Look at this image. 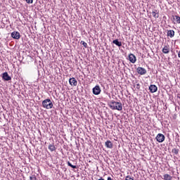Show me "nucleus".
I'll return each instance as SVG.
<instances>
[{
    "instance_id": "obj_14",
    "label": "nucleus",
    "mask_w": 180,
    "mask_h": 180,
    "mask_svg": "<svg viewBox=\"0 0 180 180\" xmlns=\"http://www.w3.org/2000/svg\"><path fill=\"white\" fill-rule=\"evenodd\" d=\"M152 15L153 18H155V19H158V18H160V14L158 13V12H157V10L153 11Z\"/></svg>"
},
{
    "instance_id": "obj_19",
    "label": "nucleus",
    "mask_w": 180,
    "mask_h": 180,
    "mask_svg": "<svg viewBox=\"0 0 180 180\" xmlns=\"http://www.w3.org/2000/svg\"><path fill=\"white\" fill-rule=\"evenodd\" d=\"M172 153H174V154H175L176 155H178L179 153V150L176 148H173L172 150Z\"/></svg>"
},
{
    "instance_id": "obj_2",
    "label": "nucleus",
    "mask_w": 180,
    "mask_h": 180,
    "mask_svg": "<svg viewBox=\"0 0 180 180\" xmlns=\"http://www.w3.org/2000/svg\"><path fill=\"white\" fill-rule=\"evenodd\" d=\"M42 106L45 109H52L53 108V102L50 98L45 99L42 101Z\"/></svg>"
},
{
    "instance_id": "obj_18",
    "label": "nucleus",
    "mask_w": 180,
    "mask_h": 180,
    "mask_svg": "<svg viewBox=\"0 0 180 180\" xmlns=\"http://www.w3.org/2000/svg\"><path fill=\"white\" fill-rule=\"evenodd\" d=\"M174 20H176V23H180V17L179 15H173Z\"/></svg>"
},
{
    "instance_id": "obj_12",
    "label": "nucleus",
    "mask_w": 180,
    "mask_h": 180,
    "mask_svg": "<svg viewBox=\"0 0 180 180\" xmlns=\"http://www.w3.org/2000/svg\"><path fill=\"white\" fill-rule=\"evenodd\" d=\"M113 44L117 46L118 47H122V41H119V39H115L112 41Z\"/></svg>"
},
{
    "instance_id": "obj_11",
    "label": "nucleus",
    "mask_w": 180,
    "mask_h": 180,
    "mask_svg": "<svg viewBox=\"0 0 180 180\" xmlns=\"http://www.w3.org/2000/svg\"><path fill=\"white\" fill-rule=\"evenodd\" d=\"M105 146L107 148H113V143L110 141H105Z\"/></svg>"
},
{
    "instance_id": "obj_15",
    "label": "nucleus",
    "mask_w": 180,
    "mask_h": 180,
    "mask_svg": "<svg viewBox=\"0 0 180 180\" xmlns=\"http://www.w3.org/2000/svg\"><path fill=\"white\" fill-rule=\"evenodd\" d=\"M162 179L164 180H172V176H171V175L166 174L165 175H163V178Z\"/></svg>"
},
{
    "instance_id": "obj_25",
    "label": "nucleus",
    "mask_w": 180,
    "mask_h": 180,
    "mask_svg": "<svg viewBox=\"0 0 180 180\" xmlns=\"http://www.w3.org/2000/svg\"><path fill=\"white\" fill-rule=\"evenodd\" d=\"M136 88V89H140V84H137Z\"/></svg>"
},
{
    "instance_id": "obj_28",
    "label": "nucleus",
    "mask_w": 180,
    "mask_h": 180,
    "mask_svg": "<svg viewBox=\"0 0 180 180\" xmlns=\"http://www.w3.org/2000/svg\"><path fill=\"white\" fill-rule=\"evenodd\" d=\"M98 180H104L103 179H102V178H101V179H99Z\"/></svg>"
},
{
    "instance_id": "obj_1",
    "label": "nucleus",
    "mask_w": 180,
    "mask_h": 180,
    "mask_svg": "<svg viewBox=\"0 0 180 180\" xmlns=\"http://www.w3.org/2000/svg\"><path fill=\"white\" fill-rule=\"evenodd\" d=\"M109 108L112 109V110H123V104L121 102H116L115 101H111L108 103Z\"/></svg>"
},
{
    "instance_id": "obj_27",
    "label": "nucleus",
    "mask_w": 180,
    "mask_h": 180,
    "mask_svg": "<svg viewBox=\"0 0 180 180\" xmlns=\"http://www.w3.org/2000/svg\"><path fill=\"white\" fill-rule=\"evenodd\" d=\"M178 57H179V58H180V51L178 53Z\"/></svg>"
},
{
    "instance_id": "obj_16",
    "label": "nucleus",
    "mask_w": 180,
    "mask_h": 180,
    "mask_svg": "<svg viewBox=\"0 0 180 180\" xmlns=\"http://www.w3.org/2000/svg\"><path fill=\"white\" fill-rule=\"evenodd\" d=\"M162 53H164V54H168V53H169V48H168L167 46H165L162 50Z\"/></svg>"
},
{
    "instance_id": "obj_6",
    "label": "nucleus",
    "mask_w": 180,
    "mask_h": 180,
    "mask_svg": "<svg viewBox=\"0 0 180 180\" xmlns=\"http://www.w3.org/2000/svg\"><path fill=\"white\" fill-rule=\"evenodd\" d=\"M11 37L15 40H19L20 39V33L18 31H14L11 33Z\"/></svg>"
},
{
    "instance_id": "obj_10",
    "label": "nucleus",
    "mask_w": 180,
    "mask_h": 180,
    "mask_svg": "<svg viewBox=\"0 0 180 180\" xmlns=\"http://www.w3.org/2000/svg\"><path fill=\"white\" fill-rule=\"evenodd\" d=\"M69 84L71 85V86H77L78 82L75 77H72L69 79Z\"/></svg>"
},
{
    "instance_id": "obj_3",
    "label": "nucleus",
    "mask_w": 180,
    "mask_h": 180,
    "mask_svg": "<svg viewBox=\"0 0 180 180\" xmlns=\"http://www.w3.org/2000/svg\"><path fill=\"white\" fill-rule=\"evenodd\" d=\"M156 141H158V143H164L165 140V136H164V134H158L156 137Z\"/></svg>"
},
{
    "instance_id": "obj_13",
    "label": "nucleus",
    "mask_w": 180,
    "mask_h": 180,
    "mask_svg": "<svg viewBox=\"0 0 180 180\" xmlns=\"http://www.w3.org/2000/svg\"><path fill=\"white\" fill-rule=\"evenodd\" d=\"M167 36L169 37H171V38L174 37V36H175V31H174V30H168L167 31Z\"/></svg>"
},
{
    "instance_id": "obj_20",
    "label": "nucleus",
    "mask_w": 180,
    "mask_h": 180,
    "mask_svg": "<svg viewBox=\"0 0 180 180\" xmlns=\"http://www.w3.org/2000/svg\"><path fill=\"white\" fill-rule=\"evenodd\" d=\"M68 167H70L71 168H73V169H77V166L73 165L72 164H71V162H70V161L68 162Z\"/></svg>"
},
{
    "instance_id": "obj_17",
    "label": "nucleus",
    "mask_w": 180,
    "mask_h": 180,
    "mask_svg": "<svg viewBox=\"0 0 180 180\" xmlns=\"http://www.w3.org/2000/svg\"><path fill=\"white\" fill-rule=\"evenodd\" d=\"M48 148H49V150H50V151H51V152L56 151V146H54V144H49Z\"/></svg>"
},
{
    "instance_id": "obj_4",
    "label": "nucleus",
    "mask_w": 180,
    "mask_h": 180,
    "mask_svg": "<svg viewBox=\"0 0 180 180\" xmlns=\"http://www.w3.org/2000/svg\"><path fill=\"white\" fill-rule=\"evenodd\" d=\"M136 72L138 74H139V75H146V74H147V70L142 67H139L136 68Z\"/></svg>"
},
{
    "instance_id": "obj_23",
    "label": "nucleus",
    "mask_w": 180,
    "mask_h": 180,
    "mask_svg": "<svg viewBox=\"0 0 180 180\" xmlns=\"http://www.w3.org/2000/svg\"><path fill=\"white\" fill-rule=\"evenodd\" d=\"M125 180H134V179L131 178L130 176H127L125 178Z\"/></svg>"
},
{
    "instance_id": "obj_9",
    "label": "nucleus",
    "mask_w": 180,
    "mask_h": 180,
    "mask_svg": "<svg viewBox=\"0 0 180 180\" xmlns=\"http://www.w3.org/2000/svg\"><path fill=\"white\" fill-rule=\"evenodd\" d=\"M149 91L151 94H154L158 91V87H157L155 84H151L149 86Z\"/></svg>"
},
{
    "instance_id": "obj_22",
    "label": "nucleus",
    "mask_w": 180,
    "mask_h": 180,
    "mask_svg": "<svg viewBox=\"0 0 180 180\" xmlns=\"http://www.w3.org/2000/svg\"><path fill=\"white\" fill-rule=\"evenodd\" d=\"M30 180H37V178L36 177V175H31L30 176Z\"/></svg>"
},
{
    "instance_id": "obj_21",
    "label": "nucleus",
    "mask_w": 180,
    "mask_h": 180,
    "mask_svg": "<svg viewBox=\"0 0 180 180\" xmlns=\"http://www.w3.org/2000/svg\"><path fill=\"white\" fill-rule=\"evenodd\" d=\"M80 44H82V46L85 48L87 49L88 48V44H86V42L84 41H81Z\"/></svg>"
},
{
    "instance_id": "obj_24",
    "label": "nucleus",
    "mask_w": 180,
    "mask_h": 180,
    "mask_svg": "<svg viewBox=\"0 0 180 180\" xmlns=\"http://www.w3.org/2000/svg\"><path fill=\"white\" fill-rule=\"evenodd\" d=\"M27 4H33V0H25Z\"/></svg>"
},
{
    "instance_id": "obj_5",
    "label": "nucleus",
    "mask_w": 180,
    "mask_h": 180,
    "mask_svg": "<svg viewBox=\"0 0 180 180\" xmlns=\"http://www.w3.org/2000/svg\"><path fill=\"white\" fill-rule=\"evenodd\" d=\"M94 95H99L102 90L101 89V86L99 85H96L92 89Z\"/></svg>"
},
{
    "instance_id": "obj_7",
    "label": "nucleus",
    "mask_w": 180,
    "mask_h": 180,
    "mask_svg": "<svg viewBox=\"0 0 180 180\" xmlns=\"http://www.w3.org/2000/svg\"><path fill=\"white\" fill-rule=\"evenodd\" d=\"M128 57L130 63H131L132 64H134V63L137 61V58L133 53H129Z\"/></svg>"
},
{
    "instance_id": "obj_8",
    "label": "nucleus",
    "mask_w": 180,
    "mask_h": 180,
    "mask_svg": "<svg viewBox=\"0 0 180 180\" xmlns=\"http://www.w3.org/2000/svg\"><path fill=\"white\" fill-rule=\"evenodd\" d=\"M2 79H4V81H11L12 79V77L9 76L8 72H5L2 74Z\"/></svg>"
},
{
    "instance_id": "obj_26",
    "label": "nucleus",
    "mask_w": 180,
    "mask_h": 180,
    "mask_svg": "<svg viewBox=\"0 0 180 180\" xmlns=\"http://www.w3.org/2000/svg\"><path fill=\"white\" fill-rule=\"evenodd\" d=\"M107 180H113V179H112V177H108Z\"/></svg>"
}]
</instances>
